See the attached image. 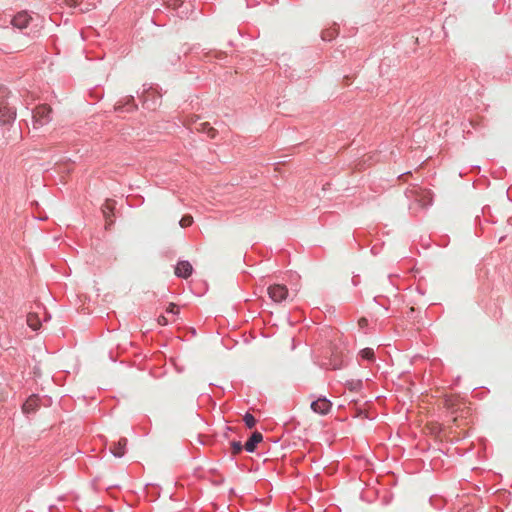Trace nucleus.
Segmentation results:
<instances>
[{
    "mask_svg": "<svg viewBox=\"0 0 512 512\" xmlns=\"http://www.w3.org/2000/svg\"><path fill=\"white\" fill-rule=\"evenodd\" d=\"M195 129L198 132H205L208 134L210 138H215L216 136V130L210 126L208 122H201L198 125L195 126Z\"/></svg>",
    "mask_w": 512,
    "mask_h": 512,
    "instance_id": "obj_11",
    "label": "nucleus"
},
{
    "mask_svg": "<svg viewBox=\"0 0 512 512\" xmlns=\"http://www.w3.org/2000/svg\"><path fill=\"white\" fill-rule=\"evenodd\" d=\"M193 272V267L189 261H179L175 267V275L181 278H188Z\"/></svg>",
    "mask_w": 512,
    "mask_h": 512,
    "instance_id": "obj_4",
    "label": "nucleus"
},
{
    "mask_svg": "<svg viewBox=\"0 0 512 512\" xmlns=\"http://www.w3.org/2000/svg\"><path fill=\"white\" fill-rule=\"evenodd\" d=\"M16 112L8 107H0V123L6 124L14 120Z\"/></svg>",
    "mask_w": 512,
    "mask_h": 512,
    "instance_id": "obj_8",
    "label": "nucleus"
},
{
    "mask_svg": "<svg viewBox=\"0 0 512 512\" xmlns=\"http://www.w3.org/2000/svg\"><path fill=\"white\" fill-rule=\"evenodd\" d=\"M358 324L360 327H365L368 324V321L366 318H361L359 319Z\"/></svg>",
    "mask_w": 512,
    "mask_h": 512,
    "instance_id": "obj_21",
    "label": "nucleus"
},
{
    "mask_svg": "<svg viewBox=\"0 0 512 512\" xmlns=\"http://www.w3.org/2000/svg\"><path fill=\"white\" fill-rule=\"evenodd\" d=\"M263 439V436L260 432H254L249 440L245 443V449L248 452H253L256 448V445L260 443Z\"/></svg>",
    "mask_w": 512,
    "mask_h": 512,
    "instance_id": "obj_9",
    "label": "nucleus"
},
{
    "mask_svg": "<svg viewBox=\"0 0 512 512\" xmlns=\"http://www.w3.org/2000/svg\"><path fill=\"white\" fill-rule=\"evenodd\" d=\"M127 445V439L121 438L117 444L111 448V452L115 457H122L125 453V447Z\"/></svg>",
    "mask_w": 512,
    "mask_h": 512,
    "instance_id": "obj_10",
    "label": "nucleus"
},
{
    "mask_svg": "<svg viewBox=\"0 0 512 512\" xmlns=\"http://www.w3.org/2000/svg\"><path fill=\"white\" fill-rule=\"evenodd\" d=\"M167 312L173 313V314H178L179 313V308L177 307L176 304L170 303L168 308H167Z\"/></svg>",
    "mask_w": 512,
    "mask_h": 512,
    "instance_id": "obj_17",
    "label": "nucleus"
},
{
    "mask_svg": "<svg viewBox=\"0 0 512 512\" xmlns=\"http://www.w3.org/2000/svg\"><path fill=\"white\" fill-rule=\"evenodd\" d=\"M311 408L314 412L324 415L329 412L331 408V402L326 398H319L312 402Z\"/></svg>",
    "mask_w": 512,
    "mask_h": 512,
    "instance_id": "obj_5",
    "label": "nucleus"
},
{
    "mask_svg": "<svg viewBox=\"0 0 512 512\" xmlns=\"http://www.w3.org/2000/svg\"><path fill=\"white\" fill-rule=\"evenodd\" d=\"M167 4L172 8H177L182 4V0H168Z\"/></svg>",
    "mask_w": 512,
    "mask_h": 512,
    "instance_id": "obj_18",
    "label": "nucleus"
},
{
    "mask_svg": "<svg viewBox=\"0 0 512 512\" xmlns=\"http://www.w3.org/2000/svg\"><path fill=\"white\" fill-rule=\"evenodd\" d=\"M330 36H331V35H330V34H328V32H324V33L322 34V39H323V40H327V39H329L328 37H330Z\"/></svg>",
    "mask_w": 512,
    "mask_h": 512,
    "instance_id": "obj_22",
    "label": "nucleus"
},
{
    "mask_svg": "<svg viewBox=\"0 0 512 512\" xmlns=\"http://www.w3.org/2000/svg\"><path fill=\"white\" fill-rule=\"evenodd\" d=\"M455 399L453 397H448L445 399V405L448 407H452L454 405Z\"/></svg>",
    "mask_w": 512,
    "mask_h": 512,
    "instance_id": "obj_20",
    "label": "nucleus"
},
{
    "mask_svg": "<svg viewBox=\"0 0 512 512\" xmlns=\"http://www.w3.org/2000/svg\"><path fill=\"white\" fill-rule=\"evenodd\" d=\"M39 399L36 395L30 396L22 406L24 413L29 414L35 412L39 406Z\"/></svg>",
    "mask_w": 512,
    "mask_h": 512,
    "instance_id": "obj_7",
    "label": "nucleus"
},
{
    "mask_svg": "<svg viewBox=\"0 0 512 512\" xmlns=\"http://www.w3.org/2000/svg\"><path fill=\"white\" fill-rule=\"evenodd\" d=\"M268 295L272 301L280 303L288 296V289L285 285L274 284L268 287Z\"/></svg>",
    "mask_w": 512,
    "mask_h": 512,
    "instance_id": "obj_2",
    "label": "nucleus"
},
{
    "mask_svg": "<svg viewBox=\"0 0 512 512\" xmlns=\"http://www.w3.org/2000/svg\"><path fill=\"white\" fill-rule=\"evenodd\" d=\"M193 223V217L191 215H184L181 220L179 221V224L182 228H186L191 226Z\"/></svg>",
    "mask_w": 512,
    "mask_h": 512,
    "instance_id": "obj_13",
    "label": "nucleus"
},
{
    "mask_svg": "<svg viewBox=\"0 0 512 512\" xmlns=\"http://www.w3.org/2000/svg\"><path fill=\"white\" fill-rule=\"evenodd\" d=\"M31 19V16L26 11H22L14 16V18L12 19V24L14 27L23 29L27 27Z\"/></svg>",
    "mask_w": 512,
    "mask_h": 512,
    "instance_id": "obj_6",
    "label": "nucleus"
},
{
    "mask_svg": "<svg viewBox=\"0 0 512 512\" xmlns=\"http://www.w3.org/2000/svg\"><path fill=\"white\" fill-rule=\"evenodd\" d=\"M231 448H232L233 454H238L242 451L243 446H242L241 442L235 441V442H232Z\"/></svg>",
    "mask_w": 512,
    "mask_h": 512,
    "instance_id": "obj_16",
    "label": "nucleus"
},
{
    "mask_svg": "<svg viewBox=\"0 0 512 512\" xmlns=\"http://www.w3.org/2000/svg\"><path fill=\"white\" fill-rule=\"evenodd\" d=\"M244 422H245L246 426H247L248 428H250V429H251V428H253V427L255 426V424H256V419L254 418V416H253V415H251V414L247 413V414L244 416Z\"/></svg>",
    "mask_w": 512,
    "mask_h": 512,
    "instance_id": "obj_14",
    "label": "nucleus"
},
{
    "mask_svg": "<svg viewBox=\"0 0 512 512\" xmlns=\"http://www.w3.org/2000/svg\"><path fill=\"white\" fill-rule=\"evenodd\" d=\"M360 353L364 359L372 360L374 358V351L371 348H364Z\"/></svg>",
    "mask_w": 512,
    "mask_h": 512,
    "instance_id": "obj_15",
    "label": "nucleus"
},
{
    "mask_svg": "<svg viewBox=\"0 0 512 512\" xmlns=\"http://www.w3.org/2000/svg\"><path fill=\"white\" fill-rule=\"evenodd\" d=\"M157 321L162 326H165V325L168 324L167 318L165 316H163V315L159 316Z\"/></svg>",
    "mask_w": 512,
    "mask_h": 512,
    "instance_id": "obj_19",
    "label": "nucleus"
},
{
    "mask_svg": "<svg viewBox=\"0 0 512 512\" xmlns=\"http://www.w3.org/2000/svg\"><path fill=\"white\" fill-rule=\"evenodd\" d=\"M27 325L33 330H38L41 327L40 319L36 313L27 315Z\"/></svg>",
    "mask_w": 512,
    "mask_h": 512,
    "instance_id": "obj_12",
    "label": "nucleus"
},
{
    "mask_svg": "<svg viewBox=\"0 0 512 512\" xmlns=\"http://www.w3.org/2000/svg\"><path fill=\"white\" fill-rule=\"evenodd\" d=\"M115 201L107 199L102 206V213L105 218V227L108 228L114 223L113 216L115 210Z\"/></svg>",
    "mask_w": 512,
    "mask_h": 512,
    "instance_id": "obj_3",
    "label": "nucleus"
},
{
    "mask_svg": "<svg viewBox=\"0 0 512 512\" xmlns=\"http://www.w3.org/2000/svg\"><path fill=\"white\" fill-rule=\"evenodd\" d=\"M51 112V107L46 104L37 106L33 112L34 128L42 127L43 125L50 122Z\"/></svg>",
    "mask_w": 512,
    "mask_h": 512,
    "instance_id": "obj_1",
    "label": "nucleus"
}]
</instances>
